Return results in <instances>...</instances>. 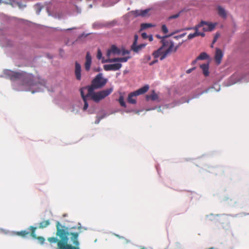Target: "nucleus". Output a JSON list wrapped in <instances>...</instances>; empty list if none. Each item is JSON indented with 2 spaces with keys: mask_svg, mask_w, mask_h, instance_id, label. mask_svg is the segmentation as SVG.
Returning <instances> with one entry per match:
<instances>
[{
  "mask_svg": "<svg viewBox=\"0 0 249 249\" xmlns=\"http://www.w3.org/2000/svg\"><path fill=\"white\" fill-rule=\"evenodd\" d=\"M4 74L12 81V87L15 90L30 91L34 94L41 92L46 88L44 80L35 77L32 74L5 70Z\"/></svg>",
  "mask_w": 249,
  "mask_h": 249,
  "instance_id": "nucleus-1",
  "label": "nucleus"
},
{
  "mask_svg": "<svg viewBox=\"0 0 249 249\" xmlns=\"http://www.w3.org/2000/svg\"><path fill=\"white\" fill-rule=\"evenodd\" d=\"M78 233L73 232L71 229L62 226L58 221V249H80L78 247H73L71 245L68 244L69 239L71 244L76 246L79 245L78 241Z\"/></svg>",
  "mask_w": 249,
  "mask_h": 249,
  "instance_id": "nucleus-2",
  "label": "nucleus"
},
{
  "mask_svg": "<svg viewBox=\"0 0 249 249\" xmlns=\"http://www.w3.org/2000/svg\"><path fill=\"white\" fill-rule=\"evenodd\" d=\"M113 90V87L111 86L109 88L102 90L98 92L93 91L89 93V90L86 88H81L80 89V94L83 99L84 105L82 107L84 111L86 110L89 107V101L92 100L96 103H98L101 100L108 96Z\"/></svg>",
  "mask_w": 249,
  "mask_h": 249,
  "instance_id": "nucleus-3",
  "label": "nucleus"
},
{
  "mask_svg": "<svg viewBox=\"0 0 249 249\" xmlns=\"http://www.w3.org/2000/svg\"><path fill=\"white\" fill-rule=\"evenodd\" d=\"M107 79L104 78L102 73H98L95 78L92 80L90 85L84 87L88 89L89 93H91L95 89H101L103 88L107 83Z\"/></svg>",
  "mask_w": 249,
  "mask_h": 249,
  "instance_id": "nucleus-4",
  "label": "nucleus"
},
{
  "mask_svg": "<svg viewBox=\"0 0 249 249\" xmlns=\"http://www.w3.org/2000/svg\"><path fill=\"white\" fill-rule=\"evenodd\" d=\"M149 89V85H145L139 89L130 93L128 95V102L131 104H136L137 103L136 96L145 93Z\"/></svg>",
  "mask_w": 249,
  "mask_h": 249,
  "instance_id": "nucleus-5",
  "label": "nucleus"
},
{
  "mask_svg": "<svg viewBox=\"0 0 249 249\" xmlns=\"http://www.w3.org/2000/svg\"><path fill=\"white\" fill-rule=\"evenodd\" d=\"M6 30L0 29V41L3 47H10L12 45V42L6 37Z\"/></svg>",
  "mask_w": 249,
  "mask_h": 249,
  "instance_id": "nucleus-6",
  "label": "nucleus"
},
{
  "mask_svg": "<svg viewBox=\"0 0 249 249\" xmlns=\"http://www.w3.org/2000/svg\"><path fill=\"white\" fill-rule=\"evenodd\" d=\"M122 66L121 63H117L112 64H106L104 65V69L106 71H116L120 70Z\"/></svg>",
  "mask_w": 249,
  "mask_h": 249,
  "instance_id": "nucleus-7",
  "label": "nucleus"
},
{
  "mask_svg": "<svg viewBox=\"0 0 249 249\" xmlns=\"http://www.w3.org/2000/svg\"><path fill=\"white\" fill-rule=\"evenodd\" d=\"M178 31L175 32L174 33H173L172 34L165 35L164 36H163L162 37V40H161V42L162 43V46L160 47H162V49L166 47H169L171 44V42H174V41L170 39H166V38L169 37L172 35H173L175 33L178 32Z\"/></svg>",
  "mask_w": 249,
  "mask_h": 249,
  "instance_id": "nucleus-8",
  "label": "nucleus"
},
{
  "mask_svg": "<svg viewBox=\"0 0 249 249\" xmlns=\"http://www.w3.org/2000/svg\"><path fill=\"white\" fill-rule=\"evenodd\" d=\"M149 11V9H146L144 10H136L132 11V13L135 17H147L149 16L148 12Z\"/></svg>",
  "mask_w": 249,
  "mask_h": 249,
  "instance_id": "nucleus-9",
  "label": "nucleus"
},
{
  "mask_svg": "<svg viewBox=\"0 0 249 249\" xmlns=\"http://www.w3.org/2000/svg\"><path fill=\"white\" fill-rule=\"evenodd\" d=\"M217 88H215L214 87H210L208 89L202 91V92L199 93H197V94H194L192 97L191 98V99H189L188 100H187L186 101V102L187 103H189V101L192 99H194V98H198L201 95H202V94L203 93H207L210 89H214L215 91L218 92L220 90V88L219 87V86L218 85H217Z\"/></svg>",
  "mask_w": 249,
  "mask_h": 249,
  "instance_id": "nucleus-10",
  "label": "nucleus"
},
{
  "mask_svg": "<svg viewBox=\"0 0 249 249\" xmlns=\"http://www.w3.org/2000/svg\"><path fill=\"white\" fill-rule=\"evenodd\" d=\"M130 58V56H126L124 57H120V58H114L111 59H107L106 60H103L102 61V63H112V62H126L127 60Z\"/></svg>",
  "mask_w": 249,
  "mask_h": 249,
  "instance_id": "nucleus-11",
  "label": "nucleus"
},
{
  "mask_svg": "<svg viewBox=\"0 0 249 249\" xmlns=\"http://www.w3.org/2000/svg\"><path fill=\"white\" fill-rule=\"evenodd\" d=\"M224 56V53L222 52V51L218 48H216L215 49V53L214 56V59L215 60V62L217 65H219L221 62V60Z\"/></svg>",
  "mask_w": 249,
  "mask_h": 249,
  "instance_id": "nucleus-12",
  "label": "nucleus"
},
{
  "mask_svg": "<svg viewBox=\"0 0 249 249\" xmlns=\"http://www.w3.org/2000/svg\"><path fill=\"white\" fill-rule=\"evenodd\" d=\"M171 44L168 47V49L164 51L161 57H160V60H163L165 59L168 55L174 52V42H171Z\"/></svg>",
  "mask_w": 249,
  "mask_h": 249,
  "instance_id": "nucleus-13",
  "label": "nucleus"
},
{
  "mask_svg": "<svg viewBox=\"0 0 249 249\" xmlns=\"http://www.w3.org/2000/svg\"><path fill=\"white\" fill-rule=\"evenodd\" d=\"M75 75L77 80H81V66L77 61L75 63Z\"/></svg>",
  "mask_w": 249,
  "mask_h": 249,
  "instance_id": "nucleus-14",
  "label": "nucleus"
},
{
  "mask_svg": "<svg viewBox=\"0 0 249 249\" xmlns=\"http://www.w3.org/2000/svg\"><path fill=\"white\" fill-rule=\"evenodd\" d=\"M92 58L89 52H87L86 56V62L85 64V69L89 71L90 70Z\"/></svg>",
  "mask_w": 249,
  "mask_h": 249,
  "instance_id": "nucleus-15",
  "label": "nucleus"
},
{
  "mask_svg": "<svg viewBox=\"0 0 249 249\" xmlns=\"http://www.w3.org/2000/svg\"><path fill=\"white\" fill-rule=\"evenodd\" d=\"M145 99L147 101L151 100L152 101H157L158 102H160V100H159L158 95L155 92L154 90L152 91L150 95H146L145 96Z\"/></svg>",
  "mask_w": 249,
  "mask_h": 249,
  "instance_id": "nucleus-16",
  "label": "nucleus"
},
{
  "mask_svg": "<svg viewBox=\"0 0 249 249\" xmlns=\"http://www.w3.org/2000/svg\"><path fill=\"white\" fill-rule=\"evenodd\" d=\"M204 25H206V26L203 27V31L204 32H208L213 31L215 28L216 24L206 22V23L204 24Z\"/></svg>",
  "mask_w": 249,
  "mask_h": 249,
  "instance_id": "nucleus-17",
  "label": "nucleus"
},
{
  "mask_svg": "<svg viewBox=\"0 0 249 249\" xmlns=\"http://www.w3.org/2000/svg\"><path fill=\"white\" fill-rule=\"evenodd\" d=\"M200 68L203 71V73L205 76H208L209 74V64L204 63L200 65Z\"/></svg>",
  "mask_w": 249,
  "mask_h": 249,
  "instance_id": "nucleus-18",
  "label": "nucleus"
},
{
  "mask_svg": "<svg viewBox=\"0 0 249 249\" xmlns=\"http://www.w3.org/2000/svg\"><path fill=\"white\" fill-rule=\"evenodd\" d=\"M146 44H141L139 45L136 44L135 46H131L132 50L135 53H138L141 49L144 48L146 46Z\"/></svg>",
  "mask_w": 249,
  "mask_h": 249,
  "instance_id": "nucleus-19",
  "label": "nucleus"
},
{
  "mask_svg": "<svg viewBox=\"0 0 249 249\" xmlns=\"http://www.w3.org/2000/svg\"><path fill=\"white\" fill-rule=\"evenodd\" d=\"M218 15L224 18H227V14L224 8L221 6H217Z\"/></svg>",
  "mask_w": 249,
  "mask_h": 249,
  "instance_id": "nucleus-20",
  "label": "nucleus"
},
{
  "mask_svg": "<svg viewBox=\"0 0 249 249\" xmlns=\"http://www.w3.org/2000/svg\"><path fill=\"white\" fill-rule=\"evenodd\" d=\"M162 47H160L157 50L154 51L152 55L155 58H158L160 56L161 57L163 52H162Z\"/></svg>",
  "mask_w": 249,
  "mask_h": 249,
  "instance_id": "nucleus-21",
  "label": "nucleus"
},
{
  "mask_svg": "<svg viewBox=\"0 0 249 249\" xmlns=\"http://www.w3.org/2000/svg\"><path fill=\"white\" fill-rule=\"evenodd\" d=\"M9 3L13 6L15 7L18 5L20 8H24L26 6L25 5H22L21 3L17 2L15 0H9Z\"/></svg>",
  "mask_w": 249,
  "mask_h": 249,
  "instance_id": "nucleus-22",
  "label": "nucleus"
},
{
  "mask_svg": "<svg viewBox=\"0 0 249 249\" xmlns=\"http://www.w3.org/2000/svg\"><path fill=\"white\" fill-rule=\"evenodd\" d=\"M110 50L112 52V53L114 54H120L121 53V51L114 45L111 46Z\"/></svg>",
  "mask_w": 249,
  "mask_h": 249,
  "instance_id": "nucleus-23",
  "label": "nucleus"
},
{
  "mask_svg": "<svg viewBox=\"0 0 249 249\" xmlns=\"http://www.w3.org/2000/svg\"><path fill=\"white\" fill-rule=\"evenodd\" d=\"M107 116V114L106 112H104L102 115H98L97 116V118L95 121V124H98L100 122L101 120L104 118L106 116Z\"/></svg>",
  "mask_w": 249,
  "mask_h": 249,
  "instance_id": "nucleus-24",
  "label": "nucleus"
},
{
  "mask_svg": "<svg viewBox=\"0 0 249 249\" xmlns=\"http://www.w3.org/2000/svg\"><path fill=\"white\" fill-rule=\"evenodd\" d=\"M155 26V25L153 24L152 23H142L141 25V30H143L147 29L148 28L153 27Z\"/></svg>",
  "mask_w": 249,
  "mask_h": 249,
  "instance_id": "nucleus-25",
  "label": "nucleus"
},
{
  "mask_svg": "<svg viewBox=\"0 0 249 249\" xmlns=\"http://www.w3.org/2000/svg\"><path fill=\"white\" fill-rule=\"evenodd\" d=\"M185 102V101H182L181 102L173 103L170 105H165L164 106H163V108H170V107H173L175 106H176V105H179L180 104H182V103H184Z\"/></svg>",
  "mask_w": 249,
  "mask_h": 249,
  "instance_id": "nucleus-26",
  "label": "nucleus"
},
{
  "mask_svg": "<svg viewBox=\"0 0 249 249\" xmlns=\"http://www.w3.org/2000/svg\"><path fill=\"white\" fill-rule=\"evenodd\" d=\"M209 55L205 52L201 53L197 57V59L205 60L209 58Z\"/></svg>",
  "mask_w": 249,
  "mask_h": 249,
  "instance_id": "nucleus-27",
  "label": "nucleus"
},
{
  "mask_svg": "<svg viewBox=\"0 0 249 249\" xmlns=\"http://www.w3.org/2000/svg\"><path fill=\"white\" fill-rule=\"evenodd\" d=\"M34 8L36 11V14L39 15L42 10V6L41 5V3H37L34 5Z\"/></svg>",
  "mask_w": 249,
  "mask_h": 249,
  "instance_id": "nucleus-28",
  "label": "nucleus"
},
{
  "mask_svg": "<svg viewBox=\"0 0 249 249\" xmlns=\"http://www.w3.org/2000/svg\"><path fill=\"white\" fill-rule=\"evenodd\" d=\"M118 101L122 107H126V104L123 95L120 96L119 98L118 99Z\"/></svg>",
  "mask_w": 249,
  "mask_h": 249,
  "instance_id": "nucleus-29",
  "label": "nucleus"
},
{
  "mask_svg": "<svg viewBox=\"0 0 249 249\" xmlns=\"http://www.w3.org/2000/svg\"><path fill=\"white\" fill-rule=\"evenodd\" d=\"M119 0H116L115 1H110L109 2H106L105 1H104L103 3V5L104 6H106V7L111 6L114 5L115 3H116Z\"/></svg>",
  "mask_w": 249,
  "mask_h": 249,
  "instance_id": "nucleus-30",
  "label": "nucleus"
},
{
  "mask_svg": "<svg viewBox=\"0 0 249 249\" xmlns=\"http://www.w3.org/2000/svg\"><path fill=\"white\" fill-rule=\"evenodd\" d=\"M206 23V21H201L193 29L196 30V32H198V28H200L204 25V24Z\"/></svg>",
  "mask_w": 249,
  "mask_h": 249,
  "instance_id": "nucleus-31",
  "label": "nucleus"
},
{
  "mask_svg": "<svg viewBox=\"0 0 249 249\" xmlns=\"http://www.w3.org/2000/svg\"><path fill=\"white\" fill-rule=\"evenodd\" d=\"M30 232L27 231H22L20 232H18L15 234L18 235H21L23 237H25L26 235L29 234Z\"/></svg>",
  "mask_w": 249,
  "mask_h": 249,
  "instance_id": "nucleus-32",
  "label": "nucleus"
},
{
  "mask_svg": "<svg viewBox=\"0 0 249 249\" xmlns=\"http://www.w3.org/2000/svg\"><path fill=\"white\" fill-rule=\"evenodd\" d=\"M49 224H50V222L49 220L44 221L40 223V228L46 227Z\"/></svg>",
  "mask_w": 249,
  "mask_h": 249,
  "instance_id": "nucleus-33",
  "label": "nucleus"
},
{
  "mask_svg": "<svg viewBox=\"0 0 249 249\" xmlns=\"http://www.w3.org/2000/svg\"><path fill=\"white\" fill-rule=\"evenodd\" d=\"M181 12V11H180V12H179L178 13L176 14H175V15H172V16H170L168 18V19L170 20V19H174V18H178Z\"/></svg>",
  "mask_w": 249,
  "mask_h": 249,
  "instance_id": "nucleus-34",
  "label": "nucleus"
},
{
  "mask_svg": "<svg viewBox=\"0 0 249 249\" xmlns=\"http://www.w3.org/2000/svg\"><path fill=\"white\" fill-rule=\"evenodd\" d=\"M36 227H34L33 226H31L30 228V229L32 231V233L31 235L35 238H36V234L35 233V230H36Z\"/></svg>",
  "mask_w": 249,
  "mask_h": 249,
  "instance_id": "nucleus-35",
  "label": "nucleus"
},
{
  "mask_svg": "<svg viewBox=\"0 0 249 249\" xmlns=\"http://www.w3.org/2000/svg\"><path fill=\"white\" fill-rule=\"evenodd\" d=\"M161 30L165 34L167 33L168 32V29L165 24H163L161 26Z\"/></svg>",
  "mask_w": 249,
  "mask_h": 249,
  "instance_id": "nucleus-36",
  "label": "nucleus"
},
{
  "mask_svg": "<svg viewBox=\"0 0 249 249\" xmlns=\"http://www.w3.org/2000/svg\"><path fill=\"white\" fill-rule=\"evenodd\" d=\"M219 36V34H218V33H217V34H216L215 35V36H214V38H213V42H212V44H211V47L212 48H213V44H214V43L216 41L217 39V38Z\"/></svg>",
  "mask_w": 249,
  "mask_h": 249,
  "instance_id": "nucleus-37",
  "label": "nucleus"
},
{
  "mask_svg": "<svg viewBox=\"0 0 249 249\" xmlns=\"http://www.w3.org/2000/svg\"><path fill=\"white\" fill-rule=\"evenodd\" d=\"M92 26L94 28H96V27L101 28L103 26V24L99 23V22H94L92 24Z\"/></svg>",
  "mask_w": 249,
  "mask_h": 249,
  "instance_id": "nucleus-38",
  "label": "nucleus"
},
{
  "mask_svg": "<svg viewBox=\"0 0 249 249\" xmlns=\"http://www.w3.org/2000/svg\"><path fill=\"white\" fill-rule=\"evenodd\" d=\"M97 57L99 60L102 58V53L100 49L98 50Z\"/></svg>",
  "mask_w": 249,
  "mask_h": 249,
  "instance_id": "nucleus-39",
  "label": "nucleus"
},
{
  "mask_svg": "<svg viewBox=\"0 0 249 249\" xmlns=\"http://www.w3.org/2000/svg\"><path fill=\"white\" fill-rule=\"evenodd\" d=\"M196 36V33H192V34H190L188 36V39H191L192 38H193L194 37Z\"/></svg>",
  "mask_w": 249,
  "mask_h": 249,
  "instance_id": "nucleus-40",
  "label": "nucleus"
},
{
  "mask_svg": "<svg viewBox=\"0 0 249 249\" xmlns=\"http://www.w3.org/2000/svg\"><path fill=\"white\" fill-rule=\"evenodd\" d=\"M185 35H186V33H183V34H180V35H178V36H176L174 37L175 39H179L180 38H182V37H184L185 36Z\"/></svg>",
  "mask_w": 249,
  "mask_h": 249,
  "instance_id": "nucleus-41",
  "label": "nucleus"
},
{
  "mask_svg": "<svg viewBox=\"0 0 249 249\" xmlns=\"http://www.w3.org/2000/svg\"><path fill=\"white\" fill-rule=\"evenodd\" d=\"M138 39V35H135L134 36V41L132 45H133V46H135V45L137 44Z\"/></svg>",
  "mask_w": 249,
  "mask_h": 249,
  "instance_id": "nucleus-42",
  "label": "nucleus"
},
{
  "mask_svg": "<svg viewBox=\"0 0 249 249\" xmlns=\"http://www.w3.org/2000/svg\"><path fill=\"white\" fill-rule=\"evenodd\" d=\"M130 51L127 50H123L122 51H121L122 54L123 55H124L127 54H129Z\"/></svg>",
  "mask_w": 249,
  "mask_h": 249,
  "instance_id": "nucleus-43",
  "label": "nucleus"
},
{
  "mask_svg": "<svg viewBox=\"0 0 249 249\" xmlns=\"http://www.w3.org/2000/svg\"><path fill=\"white\" fill-rule=\"evenodd\" d=\"M196 36H201L202 37H204L205 36V34L203 32H195Z\"/></svg>",
  "mask_w": 249,
  "mask_h": 249,
  "instance_id": "nucleus-44",
  "label": "nucleus"
},
{
  "mask_svg": "<svg viewBox=\"0 0 249 249\" xmlns=\"http://www.w3.org/2000/svg\"><path fill=\"white\" fill-rule=\"evenodd\" d=\"M38 240H39V241L40 242V243L41 244H43L44 243V241H45V239L44 237H38Z\"/></svg>",
  "mask_w": 249,
  "mask_h": 249,
  "instance_id": "nucleus-45",
  "label": "nucleus"
},
{
  "mask_svg": "<svg viewBox=\"0 0 249 249\" xmlns=\"http://www.w3.org/2000/svg\"><path fill=\"white\" fill-rule=\"evenodd\" d=\"M142 36L143 38L146 39L148 37V36L147 35L146 33H142Z\"/></svg>",
  "mask_w": 249,
  "mask_h": 249,
  "instance_id": "nucleus-46",
  "label": "nucleus"
},
{
  "mask_svg": "<svg viewBox=\"0 0 249 249\" xmlns=\"http://www.w3.org/2000/svg\"><path fill=\"white\" fill-rule=\"evenodd\" d=\"M196 69V67H194L192 68H191V69H189L188 70H187L186 71V73H191L193 71H194L195 69Z\"/></svg>",
  "mask_w": 249,
  "mask_h": 249,
  "instance_id": "nucleus-47",
  "label": "nucleus"
},
{
  "mask_svg": "<svg viewBox=\"0 0 249 249\" xmlns=\"http://www.w3.org/2000/svg\"><path fill=\"white\" fill-rule=\"evenodd\" d=\"M179 47V45H178L175 46V45L174 44V52H177V51L178 50V49Z\"/></svg>",
  "mask_w": 249,
  "mask_h": 249,
  "instance_id": "nucleus-48",
  "label": "nucleus"
},
{
  "mask_svg": "<svg viewBox=\"0 0 249 249\" xmlns=\"http://www.w3.org/2000/svg\"><path fill=\"white\" fill-rule=\"evenodd\" d=\"M111 53H112V52H111V50L110 49V50H108L107 51V55L108 57H109Z\"/></svg>",
  "mask_w": 249,
  "mask_h": 249,
  "instance_id": "nucleus-49",
  "label": "nucleus"
},
{
  "mask_svg": "<svg viewBox=\"0 0 249 249\" xmlns=\"http://www.w3.org/2000/svg\"><path fill=\"white\" fill-rule=\"evenodd\" d=\"M157 62H158V60H157V59L153 61L152 62H150V64H149V65H150V66H152V65H153V64H154L155 63H157Z\"/></svg>",
  "mask_w": 249,
  "mask_h": 249,
  "instance_id": "nucleus-50",
  "label": "nucleus"
},
{
  "mask_svg": "<svg viewBox=\"0 0 249 249\" xmlns=\"http://www.w3.org/2000/svg\"><path fill=\"white\" fill-rule=\"evenodd\" d=\"M89 34H85L84 33H83L80 36H79V37L81 38L82 37H84V36H87L88 35H89Z\"/></svg>",
  "mask_w": 249,
  "mask_h": 249,
  "instance_id": "nucleus-51",
  "label": "nucleus"
},
{
  "mask_svg": "<svg viewBox=\"0 0 249 249\" xmlns=\"http://www.w3.org/2000/svg\"><path fill=\"white\" fill-rule=\"evenodd\" d=\"M148 37H149V40L151 41L153 40V36L152 35H150L149 36H148Z\"/></svg>",
  "mask_w": 249,
  "mask_h": 249,
  "instance_id": "nucleus-52",
  "label": "nucleus"
},
{
  "mask_svg": "<svg viewBox=\"0 0 249 249\" xmlns=\"http://www.w3.org/2000/svg\"><path fill=\"white\" fill-rule=\"evenodd\" d=\"M197 60H199L197 59V58L195 60H193L192 62V65H195L196 63Z\"/></svg>",
  "mask_w": 249,
  "mask_h": 249,
  "instance_id": "nucleus-53",
  "label": "nucleus"
},
{
  "mask_svg": "<svg viewBox=\"0 0 249 249\" xmlns=\"http://www.w3.org/2000/svg\"><path fill=\"white\" fill-rule=\"evenodd\" d=\"M156 36L158 38L161 39V40H162V36H161L160 35H156Z\"/></svg>",
  "mask_w": 249,
  "mask_h": 249,
  "instance_id": "nucleus-54",
  "label": "nucleus"
},
{
  "mask_svg": "<svg viewBox=\"0 0 249 249\" xmlns=\"http://www.w3.org/2000/svg\"><path fill=\"white\" fill-rule=\"evenodd\" d=\"M237 81H234L231 82V84L227 85V86H230V85H232V84H235V83H236Z\"/></svg>",
  "mask_w": 249,
  "mask_h": 249,
  "instance_id": "nucleus-55",
  "label": "nucleus"
},
{
  "mask_svg": "<svg viewBox=\"0 0 249 249\" xmlns=\"http://www.w3.org/2000/svg\"><path fill=\"white\" fill-rule=\"evenodd\" d=\"M243 80L244 81H245V82H249V79H247V78H245V79H244V78H243Z\"/></svg>",
  "mask_w": 249,
  "mask_h": 249,
  "instance_id": "nucleus-56",
  "label": "nucleus"
},
{
  "mask_svg": "<svg viewBox=\"0 0 249 249\" xmlns=\"http://www.w3.org/2000/svg\"><path fill=\"white\" fill-rule=\"evenodd\" d=\"M0 232H2L4 233H7L3 229H0Z\"/></svg>",
  "mask_w": 249,
  "mask_h": 249,
  "instance_id": "nucleus-57",
  "label": "nucleus"
},
{
  "mask_svg": "<svg viewBox=\"0 0 249 249\" xmlns=\"http://www.w3.org/2000/svg\"><path fill=\"white\" fill-rule=\"evenodd\" d=\"M75 29V28H68V29H65L64 30H65V31H70V30H72V29Z\"/></svg>",
  "mask_w": 249,
  "mask_h": 249,
  "instance_id": "nucleus-58",
  "label": "nucleus"
},
{
  "mask_svg": "<svg viewBox=\"0 0 249 249\" xmlns=\"http://www.w3.org/2000/svg\"><path fill=\"white\" fill-rule=\"evenodd\" d=\"M235 76H236V75H232V76L231 77V78H230V81H231V80H232V79H233V78H234V77H235Z\"/></svg>",
  "mask_w": 249,
  "mask_h": 249,
  "instance_id": "nucleus-59",
  "label": "nucleus"
},
{
  "mask_svg": "<svg viewBox=\"0 0 249 249\" xmlns=\"http://www.w3.org/2000/svg\"><path fill=\"white\" fill-rule=\"evenodd\" d=\"M146 57H147V59L148 60H150V59H151V56H150V55H148V56H146Z\"/></svg>",
  "mask_w": 249,
  "mask_h": 249,
  "instance_id": "nucleus-60",
  "label": "nucleus"
},
{
  "mask_svg": "<svg viewBox=\"0 0 249 249\" xmlns=\"http://www.w3.org/2000/svg\"><path fill=\"white\" fill-rule=\"evenodd\" d=\"M153 109H155V108H149V109H147V110H153Z\"/></svg>",
  "mask_w": 249,
  "mask_h": 249,
  "instance_id": "nucleus-61",
  "label": "nucleus"
},
{
  "mask_svg": "<svg viewBox=\"0 0 249 249\" xmlns=\"http://www.w3.org/2000/svg\"><path fill=\"white\" fill-rule=\"evenodd\" d=\"M89 7L90 8H92V5L91 4L89 5Z\"/></svg>",
  "mask_w": 249,
  "mask_h": 249,
  "instance_id": "nucleus-62",
  "label": "nucleus"
},
{
  "mask_svg": "<svg viewBox=\"0 0 249 249\" xmlns=\"http://www.w3.org/2000/svg\"><path fill=\"white\" fill-rule=\"evenodd\" d=\"M88 113H92V112H90L89 110H88Z\"/></svg>",
  "mask_w": 249,
  "mask_h": 249,
  "instance_id": "nucleus-63",
  "label": "nucleus"
},
{
  "mask_svg": "<svg viewBox=\"0 0 249 249\" xmlns=\"http://www.w3.org/2000/svg\"><path fill=\"white\" fill-rule=\"evenodd\" d=\"M152 249V248H146V249Z\"/></svg>",
  "mask_w": 249,
  "mask_h": 249,
  "instance_id": "nucleus-64",
  "label": "nucleus"
}]
</instances>
